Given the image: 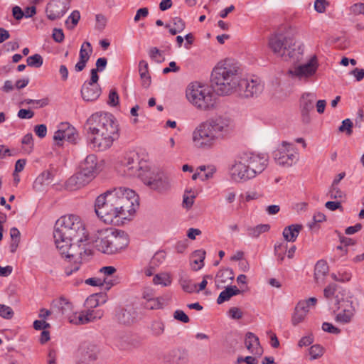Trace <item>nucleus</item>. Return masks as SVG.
Here are the masks:
<instances>
[{"mask_svg": "<svg viewBox=\"0 0 364 364\" xmlns=\"http://www.w3.org/2000/svg\"><path fill=\"white\" fill-rule=\"evenodd\" d=\"M139 206L138 196L127 188H116L97 197L95 211L106 224L121 225L131 220Z\"/></svg>", "mask_w": 364, "mask_h": 364, "instance_id": "obj_1", "label": "nucleus"}, {"mask_svg": "<svg viewBox=\"0 0 364 364\" xmlns=\"http://www.w3.org/2000/svg\"><path fill=\"white\" fill-rule=\"evenodd\" d=\"M233 129L230 117L218 116L199 124L193 130L192 141L197 148L209 149L227 137Z\"/></svg>", "mask_w": 364, "mask_h": 364, "instance_id": "obj_2", "label": "nucleus"}, {"mask_svg": "<svg viewBox=\"0 0 364 364\" xmlns=\"http://www.w3.org/2000/svg\"><path fill=\"white\" fill-rule=\"evenodd\" d=\"M90 143L100 151L109 148L118 136V124L109 113L93 114L87 121Z\"/></svg>", "mask_w": 364, "mask_h": 364, "instance_id": "obj_3", "label": "nucleus"}, {"mask_svg": "<svg viewBox=\"0 0 364 364\" xmlns=\"http://www.w3.org/2000/svg\"><path fill=\"white\" fill-rule=\"evenodd\" d=\"M53 237L56 247L65 251L69 241L85 242L88 233L81 218L71 214L62 216L56 221Z\"/></svg>", "mask_w": 364, "mask_h": 364, "instance_id": "obj_4", "label": "nucleus"}, {"mask_svg": "<svg viewBox=\"0 0 364 364\" xmlns=\"http://www.w3.org/2000/svg\"><path fill=\"white\" fill-rule=\"evenodd\" d=\"M240 79L239 67L231 59L220 61L211 73V83L214 91L220 95L235 92Z\"/></svg>", "mask_w": 364, "mask_h": 364, "instance_id": "obj_5", "label": "nucleus"}, {"mask_svg": "<svg viewBox=\"0 0 364 364\" xmlns=\"http://www.w3.org/2000/svg\"><path fill=\"white\" fill-rule=\"evenodd\" d=\"M100 166L95 154H89L81 161L79 170L65 182L66 190H79L90 183L100 173Z\"/></svg>", "mask_w": 364, "mask_h": 364, "instance_id": "obj_6", "label": "nucleus"}, {"mask_svg": "<svg viewBox=\"0 0 364 364\" xmlns=\"http://www.w3.org/2000/svg\"><path fill=\"white\" fill-rule=\"evenodd\" d=\"M129 243V238L125 232L106 229L98 232L95 247L102 253L114 255L125 250Z\"/></svg>", "mask_w": 364, "mask_h": 364, "instance_id": "obj_7", "label": "nucleus"}, {"mask_svg": "<svg viewBox=\"0 0 364 364\" xmlns=\"http://www.w3.org/2000/svg\"><path fill=\"white\" fill-rule=\"evenodd\" d=\"M295 39L284 33H276L269 38L268 46L273 53L284 60H298L301 52L295 48Z\"/></svg>", "mask_w": 364, "mask_h": 364, "instance_id": "obj_8", "label": "nucleus"}, {"mask_svg": "<svg viewBox=\"0 0 364 364\" xmlns=\"http://www.w3.org/2000/svg\"><path fill=\"white\" fill-rule=\"evenodd\" d=\"M188 100L197 108L208 110L214 107L215 98L208 87L197 82L191 83L186 88Z\"/></svg>", "mask_w": 364, "mask_h": 364, "instance_id": "obj_9", "label": "nucleus"}, {"mask_svg": "<svg viewBox=\"0 0 364 364\" xmlns=\"http://www.w3.org/2000/svg\"><path fill=\"white\" fill-rule=\"evenodd\" d=\"M67 245L68 247L65 251L60 248L57 249L63 256L73 260L74 264L72 267L67 266L65 268V274L70 276L80 269V264L90 255V251L87 250L85 242L69 241Z\"/></svg>", "mask_w": 364, "mask_h": 364, "instance_id": "obj_10", "label": "nucleus"}, {"mask_svg": "<svg viewBox=\"0 0 364 364\" xmlns=\"http://www.w3.org/2000/svg\"><path fill=\"white\" fill-rule=\"evenodd\" d=\"M141 179L151 189L160 192L168 190L171 186L170 179L163 171L149 166Z\"/></svg>", "mask_w": 364, "mask_h": 364, "instance_id": "obj_11", "label": "nucleus"}, {"mask_svg": "<svg viewBox=\"0 0 364 364\" xmlns=\"http://www.w3.org/2000/svg\"><path fill=\"white\" fill-rule=\"evenodd\" d=\"M148 166L144 161H141L139 155L136 153L127 154L121 162L120 171L127 177L142 178Z\"/></svg>", "mask_w": 364, "mask_h": 364, "instance_id": "obj_12", "label": "nucleus"}, {"mask_svg": "<svg viewBox=\"0 0 364 364\" xmlns=\"http://www.w3.org/2000/svg\"><path fill=\"white\" fill-rule=\"evenodd\" d=\"M318 68L317 57L313 55L308 62L294 66L288 70V75L291 78L307 82L314 76Z\"/></svg>", "mask_w": 364, "mask_h": 364, "instance_id": "obj_13", "label": "nucleus"}, {"mask_svg": "<svg viewBox=\"0 0 364 364\" xmlns=\"http://www.w3.org/2000/svg\"><path fill=\"white\" fill-rule=\"evenodd\" d=\"M273 154L277 164L285 167L291 166L298 159L296 148L287 141H283Z\"/></svg>", "mask_w": 364, "mask_h": 364, "instance_id": "obj_14", "label": "nucleus"}, {"mask_svg": "<svg viewBox=\"0 0 364 364\" xmlns=\"http://www.w3.org/2000/svg\"><path fill=\"white\" fill-rule=\"evenodd\" d=\"M248 165L249 164L243 153L232 166L230 169L232 179L235 182H241L253 178V172Z\"/></svg>", "mask_w": 364, "mask_h": 364, "instance_id": "obj_15", "label": "nucleus"}, {"mask_svg": "<svg viewBox=\"0 0 364 364\" xmlns=\"http://www.w3.org/2000/svg\"><path fill=\"white\" fill-rule=\"evenodd\" d=\"M263 84L257 79L248 80L240 78L235 91L238 92L239 95L244 97H251L260 94L263 90Z\"/></svg>", "mask_w": 364, "mask_h": 364, "instance_id": "obj_16", "label": "nucleus"}, {"mask_svg": "<svg viewBox=\"0 0 364 364\" xmlns=\"http://www.w3.org/2000/svg\"><path fill=\"white\" fill-rule=\"evenodd\" d=\"M77 133L76 129L68 123H61L55 132L53 140L58 146H62L63 141L76 143Z\"/></svg>", "mask_w": 364, "mask_h": 364, "instance_id": "obj_17", "label": "nucleus"}, {"mask_svg": "<svg viewBox=\"0 0 364 364\" xmlns=\"http://www.w3.org/2000/svg\"><path fill=\"white\" fill-rule=\"evenodd\" d=\"M316 99V95L313 92H305L300 98L301 120L304 124H309L311 121L310 112L314 109Z\"/></svg>", "mask_w": 364, "mask_h": 364, "instance_id": "obj_18", "label": "nucleus"}, {"mask_svg": "<svg viewBox=\"0 0 364 364\" xmlns=\"http://www.w3.org/2000/svg\"><path fill=\"white\" fill-rule=\"evenodd\" d=\"M246 160L249 164L254 178L261 173L267 166L268 159L264 155L255 154L252 153H244Z\"/></svg>", "mask_w": 364, "mask_h": 364, "instance_id": "obj_19", "label": "nucleus"}, {"mask_svg": "<svg viewBox=\"0 0 364 364\" xmlns=\"http://www.w3.org/2000/svg\"><path fill=\"white\" fill-rule=\"evenodd\" d=\"M338 304H340L338 309H341V311L336 314V321L343 324L350 323L355 314L353 303L349 301H343Z\"/></svg>", "mask_w": 364, "mask_h": 364, "instance_id": "obj_20", "label": "nucleus"}, {"mask_svg": "<svg viewBox=\"0 0 364 364\" xmlns=\"http://www.w3.org/2000/svg\"><path fill=\"white\" fill-rule=\"evenodd\" d=\"M92 52V48L90 43L87 41L83 43L80 50L79 61L75 66V69L77 72H80L85 68Z\"/></svg>", "mask_w": 364, "mask_h": 364, "instance_id": "obj_21", "label": "nucleus"}, {"mask_svg": "<svg viewBox=\"0 0 364 364\" xmlns=\"http://www.w3.org/2000/svg\"><path fill=\"white\" fill-rule=\"evenodd\" d=\"M101 94V89L98 84H84L81 89L82 97L85 101H95Z\"/></svg>", "mask_w": 364, "mask_h": 364, "instance_id": "obj_22", "label": "nucleus"}, {"mask_svg": "<svg viewBox=\"0 0 364 364\" xmlns=\"http://www.w3.org/2000/svg\"><path fill=\"white\" fill-rule=\"evenodd\" d=\"M245 345L250 353L261 355L262 354V348L260 346L259 338L254 333L248 332L245 336Z\"/></svg>", "mask_w": 364, "mask_h": 364, "instance_id": "obj_23", "label": "nucleus"}, {"mask_svg": "<svg viewBox=\"0 0 364 364\" xmlns=\"http://www.w3.org/2000/svg\"><path fill=\"white\" fill-rule=\"evenodd\" d=\"M328 266L326 261L319 260L315 265L314 279L317 284H323L328 273Z\"/></svg>", "mask_w": 364, "mask_h": 364, "instance_id": "obj_24", "label": "nucleus"}, {"mask_svg": "<svg viewBox=\"0 0 364 364\" xmlns=\"http://www.w3.org/2000/svg\"><path fill=\"white\" fill-rule=\"evenodd\" d=\"M303 226L300 224H293L286 227L282 232L283 237L287 242H294L298 237Z\"/></svg>", "mask_w": 364, "mask_h": 364, "instance_id": "obj_25", "label": "nucleus"}, {"mask_svg": "<svg viewBox=\"0 0 364 364\" xmlns=\"http://www.w3.org/2000/svg\"><path fill=\"white\" fill-rule=\"evenodd\" d=\"M234 279V273L231 269H225L220 271L217 276L215 284L218 288H223L226 284H230Z\"/></svg>", "mask_w": 364, "mask_h": 364, "instance_id": "obj_26", "label": "nucleus"}, {"mask_svg": "<svg viewBox=\"0 0 364 364\" xmlns=\"http://www.w3.org/2000/svg\"><path fill=\"white\" fill-rule=\"evenodd\" d=\"M171 357L173 363L176 364H186L189 361L188 351L183 348L173 350L171 353Z\"/></svg>", "mask_w": 364, "mask_h": 364, "instance_id": "obj_27", "label": "nucleus"}, {"mask_svg": "<svg viewBox=\"0 0 364 364\" xmlns=\"http://www.w3.org/2000/svg\"><path fill=\"white\" fill-rule=\"evenodd\" d=\"M47 17L52 21L61 18L65 14L62 6L56 2H50L46 7Z\"/></svg>", "mask_w": 364, "mask_h": 364, "instance_id": "obj_28", "label": "nucleus"}, {"mask_svg": "<svg viewBox=\"0 0 364 364\" xmlns=\"http://www.w3.org/2000/svg\"><path fill=\"white\" fill-rule=\"evenodd\" d=\"M139 73L141 80V85L147 88L151 82V76L149 73V65L146 61L141 60L139 63Z\"/></svg>", "mask_w": 364, "mask_h": 364, "instance_id": "obj_29", "label": "nucleus"}, {"mask_svg": "<svg viewBox=\"0 0 364 364\" xmlns=\"http://www.w3.org/2000/svg\"><path fill=\"white\" fill-rule=\"evenodd\" d=\"M240 293V291L236 286L228 287L220 294L217 299V303L220 304L226 301H228L232 296L237 295Z\"/></svg>", "mask_w": 364, "mask_h": 364, "instance_id": "obj_30", "label": "nucleus"}, {"mask_svg": "<svg viewBox=\"0 0 364 364\" xmlns=\"http://www.w3.org/2000/svg\"><path fill=\"white\" fill-rule=\"evenodd\" d=\"M173 27H171L170 24L166 23L165 27L168 28L169 33L174 36L178 33L182 32L186 28V23L183 19L179 17H174L172 19Z\"/></svg>", "mask_w": 364, "mask_h": 364, "instance_id": "obj_31", "label": "nucleus"}, {"mask_svg": "<svg viewBox=\"0 0 364 364\" xmlns=\"http://www.w3.org/2000/svg\"><path fill=\"white\" fill-rule=\"evenodd\" d=\"M53 178V175L50 171L46 170L43 171L35 180L33 183V188L35 189H40V188L45 183L49 182Z\"/></svg>", "mask_w": 364, "mask_h": 364, "instance_id": "obj_32", "label": "nucleus"}, {"mask_svg": "<svg viewBox=\"0 0 364 364\" xmlns=\"http://www.w3.org/2000/svg\"><path fill=\"white\" fill-rule=\"evenodd\" d=\"M172 279L171 274L168 272H161L154 275L153 278V283L155 285H161L163 287H168L171 284Z\"/></svg>", "mask_w": 364, "mask_h": 364, "instance_id": "obj_33", "label": "nucleus"}, {"mask_svg": "<svg viewBox=\"0 0 364 364\" xmlns=\"http://www.w3.org/2000/svg\"><path fill=\"white\" fill-rule=\"evenodd\" d=\"M270 226L268 224H260L255 227L247 228L248 235L252 237H258L261 234L267 232L269 230Z\"/></svg>", "mask_w": 364, "mask_h": 364, "instance_id": "obj_34", "label": "nucleus"}, {"mask_svg": "<svg viewBox=\"0 0 364 364\" xmlns=\"http://www.w3.org/2000/svg\"><path fill=\"white\" fill-rule=\"evenodd\" d=\"M149 329L153 336L159 337L164 333L165 324L161 320H155L151 323Z\"/></svg>", "mask_w": 364, "mask_h": 364, "instance_id": "obj_35", "label": "nucleus"}, {"mask_svg": "<svg viewBox=\"0 0 364 364\" xmlns=\"http://www.w3.org/2000/svg\"><path fill=\"white\" fill-rule=\"evenodd\" d=\"M205 252L203 250H197L193 254V269L195 270L200 269L204 264Z\"/></svg>", "mask_w": 364, "mask_h": 364, "instance_id": "obj_36", "label": "nucleus"}, {"mask_svg": "<svg viewBox=\"0 0 364 364\" xmlns=\"http://www.w3.org/2000/svg\"><path fill=\"white\" fill-rule=\"evenodd\" d=\"M300 306L301 310L308 314L311 308H314L317 304V299L316 297H310L307 299L301 300L297 303Z\"/></svg>", "mask_w": 364, "mask_h": 364, "instance_id": "obj_37", "label": "nucleus"}, {"mask_svg": "<svg viewBox=\"0 0 364 364\" xmlns=\"http://www.w3.org/2000/svg\"><path fill=\"white\" fill-rule=\"evenodd\" d=\"M287 247L288 245L286 242H280L275 244L274 245V254L277 258V261L280 264L282 263L284 259L285 254L287 251Z\"/></svg>", "mask_w": 364, "mask_h": 364, "instance_id": "obj_38", "label": "nucleus"}, {"mask_svg": "<svg viewBox=\"0 0 364 364\" xmlns=\"http://www.w3.org/2000/svg\"><path fill=\"white\" fill-rule=\"evenodd\" d=\"M307 316L302 310H301L300 306L296 304L294 312L291 316V323L294 326H296L299 323L303 322Z\"/></svg>", "mask_w": 364, "mask_h": 364, "instance_id": "obj_39", "label": "nucleus"}, {"mask_svg": "<svg viewBox=\"0 0 364 364\" xmlns=\"http://www.w3.org/2000/svg\"><path fill=\"white\" fill-rule=\"evenodd\" d=\"M58 308L64 315H68L73 311V304L65 298L60 297L57 303Z\"/></svg>", "mask_w": 364, "mask_h": 364, "instance_id": "obj_40", "label": "nucleus"}, {"mask_svg": "<svg viewBox=\"0 0 364 364\" xmlns=\"http://www.w3.org/2000/svg\"><path fill=\"white\" fill-rule=\"evenodd\" d=\"M85 318H87V323L100 319L103 316V311L100 309L84 310Z\"/></svg>", "mask_w": 364, "mask_h": 364, "instance_id": "obj_41", "label": "nucleus"}, {"mask_svg": "<svg viewBox=\"0 0 364 364\" xmlns=\"http://www.w3.org/2000/svg\"><path fill=\"white\" fill-rule=\"evenodd\" d=\"M96 347L94 346H83L80 348V353L85 357L90 360H95L96 358L95 353Z\"/></svg>", "mask_w": 364, "mask_h": 364, "instance_id": "obj_42", "label": "nucleus"}, {"mask_svg": "<svg viewBox=\"0 0 364 364\" xmlns=\"http://www.w3.org/2000/svg\"><path fill=\"white\" fill-rule=\"evenodd\" d=\"M10 235L11 237V251L14 252L20 241V232L17 228H13L10 230Z\"/></svg>", "mask_w": 364, "mask_h": 364, "instance_id": "obj_43", "label": "nucleus"}, {"mask_svg": "<svg viewBox=\"0 0 364 364\" xmlns=\"http://www.w3.org/2000/svg\"><path fill=\"white\" fill-rule=\"evenodd\" d=\"M117 319L118 321L124 324H130L133 322L134 318L129 311L126 309H122L117 314Z\"/></svg>", "mask_w": 364, "mask_h": 364, "instance_id": "obj_44", "label": "nucleus"}, {"mask_svg": "<svg viewBox=\"0 0 364 364\" xmlns=\"http://www.w3.org/2000/svg\"><path fill=\"white\" fill-rule=\"evenodd\" d=\"M80 14L78 11H73L65 21L67 27L73 29L78 23Z\"/></svg>", "mask_w": 364, "mask_h": 364, "instance_id": "obj_45", "label": "nucleus"}, {"mask_svg": "<svg viewBox=\"0 0 364 364\" xmlns=\"http://www.w3.org/2000/svg\"><path fill=\"white\" fill-rule=\"evenodd\" d=\"M144 306L147 309H160L163 307V304L161 298L154 296L149 301H146Z\"/></svg>", "mask_w": 364, "mask_h": 364, "instance_id": "obj_46", "label": "nucleus"}, {"mask_svg": "<svg viewBox=\"0 0 364 364\" xmlns=\"http://www.w3.org/2000/svg\"><path fill=\"white\" fill-rule=\"evenodd\" d=\"M26 61L28 66L34 68H40L43 63V58L39 54H35L29 56Z\"/></svg>", "mask_w": 364, "mask_h": 364, "instance_id": "obj_47", "label": "nucleus"}, {"mask_svg": "<svg viewBox=\"0 0 364 364\" xmlns=\"http://www.w3.org/2000/svg\"><path fill=\"white\" fill-rule=\"evenodd\" d=\"M353 124L350 119H346L342 122V124L339 127L340 132H346L348 136L353 133Z\"/></svg>", "mask_w": 364, "mask_h": 364, "instance_id": "obj_48", "label": "nucleus"}, {"mask_svg": "<svg viewBox=\"0 0 364 364\" xmlns=\"http://www.w3.org/2000/svg\"><path fill=\"white\" fill-rule=\"evenodd\" d=\"M180 284L183 290L188 293H193L196 291V285L193 284L191 280L188 279H181Z\"/></svg>", "mask_w": 364, "mask_h": 364, "instance_id": "obj_49", "label": "nucleus"}, {"mask_svg": "<svg viewBox=\"0 0 364 364\" xmlns=\"http://www.w3.org/2000/svg\"><path fill=\"white\" fill-rule=\"evenodd\" d=\"M323 354V348L320 345H314L309 348V355L311 360L316 359Z\"/></svg>", "mask_w": 364, "mask_h": 364, "instance_id": "obj_50", "label": "nucleus"}, {"mask_svg": "<svg viewBox=\"0 0 364 364\" xmlns=\"http://www.w3.org/2000/svg\"><path fill=\"white\" fill-rule=\"evenodd\" d=\"M14 312L10 306L0 304V316L5 319H11Z\"/></svg>", "mask_w": 364, "mask_h": 364, "instance_id": "obj_51", "label": "nucleus"}, {"mask_svg": "<svg viewBox=\"0 0 364 364\" xmlns=\"http://www.w3.org/2000/svg\"><path fill=\"white\" fill-rule=\"evenodd\" d=\"M328 194L333 199H341L344 196L343 192L340 190L338 186L333 185H331Z\"/></svg>", "mask_w": 364, "mask_h": 364, "instance_id": "obj_52", "label": "nucleus"}, {"mask_svg": "<svg viewBox=\"0 0 364 364\" xmlns=\"http://www.w3.org/2000/svg\"><path fill=\"white\" fill-rule=\"evenodd\" d=\"M149 57L156 62H161L163 60L162 53L157 48L154 47L149 50Z\"/></svg>", "mask_w": 364, "mask_h": 364, "instance_id": "obj_53", "label": "nucleus"}, {"mask_svg": "<svg viewBox=\"0 0 364 364\" xmlns=\"http://www.w3.org/2000/svg\"><path fill=\"white\" fill-rule=\"evenodd\" d=\"M322 329L325 332H328L332 334H339L341 333V330L334 326L332 323L328 322H324L322 324Z\"/></svg>", "mask_w": 364, "mask_h": 364, "instance_id": "obj_54", "label": "nucleus"}, {"mask_svg": "<svg viewBox=\"0 0 364 364\" xmlns=\"http://www.w3.org/2000/svg\"><path fill=\"white\" fill-rule=\"evenodd\" d=\"M337 290V285L336 284H328L323 290L324 296L329 299H331Z\"/></svg>", "mask_w": 364, "mask_h": 364, "instance_id": "obj_55", "label": "nucleus"}, {"mask_svg": "<svg viewBox=\"0 0 364 364\" xmlns=\"http://www.w3.org/2000/svg\"><path fill=\"white\" fill-rule=\"evenodd\" d=\"M326 220V216L323 213L318 212L313 216V222L309 224V227L311 230L314 228L316 223H322Z\"/></svg>", "mask_w": 364, "mask_h": 364, "instance_id": "obj_56", "label": "nucleus"}, {"mask_svg": "<svg viewBox=\"0 0 364 364\" xmlns=\"http://www.w3.org/2000/svg\"><path fill=\"white\" fill-rule=\"evenodd\" d=\"M236 196L237 193L232 189H227L225 191L224 199L227 203H232L235 200Z\"/></svg>", "mask_w": 364, "mask_h": 364, "instance_id": "obj_57", "label": "nucleus"}, {"mask_svg": "<svg viewBox=\"0 0 364 364\" xmlns=\"http://www.w3.org/2000/svg\"><path fill=\"white\" fill-rule=\"evenodd\" d=\"M328 3L326 0H316L314 2L315 10L318 13H323L326 11Z\"/></svg>", "mask_w": 364, "mask_h": 364, "instance_id": "obj_58", "label": "nucleus"}, {"mask_svg": "<svg viewBox=\"0 0 364 364\" xmlns=\"http://www.w3.org/2000/svg\"><path fill=\"white\" fill-rule=\"evenodd\" d=\"M108 104L113 107L119 104V95L114 90H111L109 92Z\"/></svg>", "mask_w": 364, "mask_h": 364, "instance_id": "obj_59", "label": "nucleus"}, {"mask_svg": "<svg viewBox=\"0 0 364 364\" xmlns=\"http://www.w3.org/2000/svg\"><path fill=\"white\" fill-rule=\"evenodd\" d=\"M350 11L355 15L364 14V4L356 3L350 7Z\"/></svg>", "mask_w": 364, "mask_h": 364, "instance_id": "obj_60", "label": "nucleus"}, {"mask_svg": "<svg viewBox=\"0 0 364 364\" xmlns=\"http://www.w3.org/2000/svg\"><path fill=\"white\" fill-rule=\"evenodd\" d=\"M173 317L175 319L185 323L190 321L189 317L181 310H176L173 314Z\"/></svg>", "mask_w": 364, "mask_h": 364, "instance_id": "obj_61", "label": "nucleus"}, {"mask_svg": "<svg viewBox=\"0 0 364 364\" xmlns=\"http://www.w3.org/2000/svg\"><path fill=\"white\" fill-rule=\"evenodd\" d=\"M34 131L38 136H39L40 138H43L46 135L47 128L45 124H39L35 127Z\"/></svg>", "mask_w": 364, "mask_h": 364, "instance_id": "obj_62", "label": "nucleus"}, {"mask_svg": "<svg viewBox=\"0 0 364 364\" xmlns=\"http://www.w3.org/2000/svg\"><path fill=\"white\" fill-rule=\"evenodd\" d=\"M33 328L36 330H46L50 328V324L44 320H36L33 322Z\"/></svg>", "mask_w": 364, "mask_h": 364, "instance_id": "obj_63", "label": "nucleus"}, {"mask_svg": "<svg viewBox=\"0 0 364 364\" xmlns=\"http://www.w3.org/2000/svg\"><path fill=\"white\" fill-rule=\"evenodd\" d=\"M53 38L58 43H61L64 40V33L62 29L54 28L53 31Z\"/></svg>", "mask_w": 364, "mask_h": 364, "instance_id": "obj_64", "label": "nucleus"}]
</instances>
